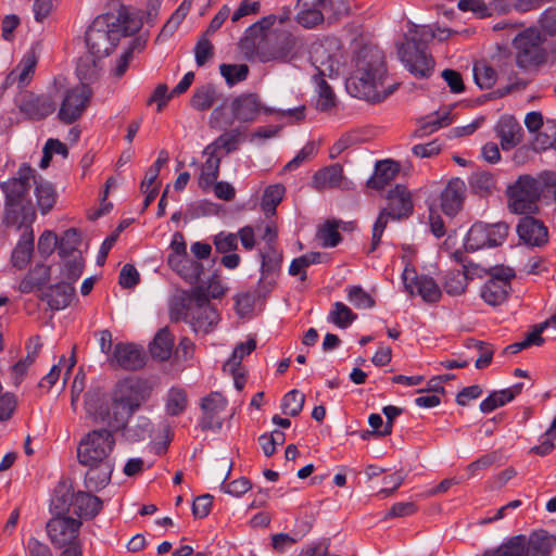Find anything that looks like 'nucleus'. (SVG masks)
<instances>
[{
    "mask_svg": "<svg viewBox=\"0 0 556 556\" xmlns=\"http://www.w3.org/2000/svg\"><path fill=\"white\" fill-rule=\"evenodd\" d=\"M157 384L155 379L141 377L118 381L111 404L103 391L90 390L85 399L86 414L94 422H102L113 430H119L126 426L135 412L151 399Z\"/></svg>",
    "mask_w": 556,
    "mask_h": 556,
    "instance_id": "f257e3e1",
    "label": "nucleus"
},
{
    "mask_svg": "<svg viewBox=\"0 0 556 556\" xmlns=\"http://www.w3.org/2000/svg\"><path fill=\"white\" fill-rule=\"evenodd\" d=\"M276 15L270 14L251 25L239 41L241 52L248 59L256 58L261 62H290L298 58L303 43L287 30L269 31Z\"/></svg>",
    "mask_w": 556,
    "mask_h": 556,
    "instance_id": "f03ea898",
    "label": "nucleus"
},
{
    "mask_svg": "<svg viewBox=\"0 0 556 556\" xmlns=\"http://www.w3.org/2000/svg\"><path fill=\"white\" fill-rule=\"evenodd\" d=\"M113 429H94L86 433L77 446L78 463L87 467L85 486L99 491L106 486L113 472L110 455L115 445Z\"/></svg>",
    "mask_w": 556,
    "mask_h": 556,
    "instance_id": "7ed1b4c3",
    "label": "nucleus"
},
{
    "mask_svg": "<svg viewBox=\"0 0 556 556\" xmlns=\"http://www.w3.org/2000/svg\"><path fill=\"white\" fill-rule=\"evenodd\" d=\"M387 73L383 53L377 48H364L356 60V70L348 79V91L371 103L381 102L396 89V85L383 86Z\"/></svg>",
    "mask_w": 556,
    "mask_h": 556,
    "instance_id": "20e7f679",
    "label": "nucleus"
},
{
    "mask_svg": "<svg viewBox=\"0 0 556 556\" xmlns=\"http://www.w3.org/2000/svg\"><path fill=\"white\" fill-rule=\"evenodd\" d=\"M34 173L35 170L24 163L18 167L14 177L0 185L5 195L4 217L8 225L16 223L18 211L24 214L31 211L29 191L31 180L35 179Z\"/></svg>",
    "mask_w": 556,
    "mask_h": 556,
    "instance_id": "39448f33",
    "label": "nucleus"
},
{
    "mask_svg": "<svg viewBox=\"0 0 556 556\" xmlns=\"http://www.w3.org/2000/svg\"><path fill=\"white\" fill-rule=\"evenodd\" d=\"M226 288L222 285L219 275L213 274L207 287L198 285L191 289V299L200 311L195 316L192 313L191 326L195 332L207 333L218 321L217 311L210 304V298L219 299L225 294Z\"/></svg>",
    "mask_w": 556,
    "mask_h": 556,
    "instance_id": "423d86ee",
    "label": "nucleus"
},
{
    "mask_svg": "<svg viewBox=\"0 0 556 556\" xmlns=\"http://www.w3.org/2000/svg\"><path fill=\"white\" fill-rule=\"evenodd\" d=\"M388 206L384 207L374 227H372V242L369 252H374L381 239V236L389 223V219H402L412 215L414 204L410 191L404 185H396L388 192Z\"/></svg>",
    "mask_w": 556,
    "mask_h": 556,
    "instance_id": "0eeeda50",
    "label": "nucleus"
},
{
    "mask_svg": "<svg viewBox=\"0 0 556 556\" xmlns=\"http://www.w3.org/2000/svg\"><path fill=\"white\" fill-rule=\"evenodd\" d=\"M541 195L540 181L531 175H520L507 187L508 208L519 215L535 214L539 211L538 203Z\"/></svg>",
    "mask_w": 556,
    "mask_h": 556,
    "instance_id": "6e6552de",
    "label": "nucleus"
},
{
    "mask_svg": "<svg viewBox=\"0 0 556 556\" xmlns=\"http://www.w3.org/2000/svg\"><path fill=\"white\" fill-rule=\"evenodd\" d=\"M543 42L544 38L535 27L520 31L513 39L516 65L523 71H531L545 63L547 53Z\"/></svg>",
    "mask_w": 556,
    "mask_h": 556,
    "instance_id": "1a4fd4ad",
    "label": "nucleus"
},
{
    "mask_svg": "<svg viewBox=\"0 0 556 556\" xmlns=\"http://www.w3.org/2000/svg\"><path fill=\"white\" fill-rule=\"evenodd\" d=\"M509 232V225L505 222L485 224L476 222L467 232L465 250L476 252L484 248L502 245Z\"/></svg>",
    "mask_w": 556,
    "mask_h": 556,
    "instance_id": "9d476101",
    "label": "nucleus"
},
{
    "mask_svg": "<svg viewBox=\"0 0 556 556\" xmlns=\"http://www.w3.org/2000/svg\"><path fill=\"white\" fill-rule=\"evenodd\" d=\"M85 39L89 54L101 60L114 50L118 33L109 27L104 17L98 16L88 27Z\"/></svg>",
    "mask_w": 556,
    "mask_h": 556,
    "instance_id": "9b49d317",
    "label": "nucleus"
},
{
    "mask_svg": "<svg viewBox=\"0 0 556 556\" xmlns=\"http://www.w3.org/2000/svg\"><path fill=\"white\" fill-rule=\"evenodd\" d=\"M262 109L263 106L261 100L255 93H243L235 98L231 102L233 118L244 123L253 122ZM304 109L305 106L302 105L300 108L289 109L287 111H276L270 108H264V111L268 114L278 112L282 115L294 116L300 121L304 118Z\"/></svg>",
    "mask_w": 556,
    "mask_h": 556,
    "instance_id": "f8f14e48",
    "label": "nucleus"
},
{
    "mask_svg": "<svg viewBox=\"0 0 556 556\" xmlns=\"http://www.w3.org/2000/svg\"><path fill=\"white\" fill-rule=\"evenodd\" d=\"M407 40L397 46V54L404 66L417 78H428L434 68V60L426 47Z\"/></svg>",
    "mask_w": 556,
    "mask_h": 556,
    "instance_id": "ddd939ff",
    "label": "nucleus"
},
{
    "mask_svg": "<svg viewBox=\"0 0 556 556\" xmlns=\"http://www.w3.org/2000/svg\"><path fill=\"white\" fill-rule=\"evenodd\" d=\"M515 270L508 266H496L490 269V278L481 289L482 299L490 305L503 303L511 291Z\"/></svg>",
    "mask_w": 556,
    "mask_h": 556,
    "instance_id": "4468645a",
    "label": "nucleus"
},
{
    "mask_svg": "<svg viewBox=\"0 0 556 556\" xmlns=\"http://www.w3.org/2000/svg\"><path fill=\"white\" fill-rule=\"evenodd\" d=\"M228 406L227 397L219 391H211L200 400L201 416L199 426L201 430L219 432L224 425L223 414Z\"/></svg>",
    "mask_w": 556,
    "mask_h": 556,
    "instance_id": "2eb2a0df",
    "label": "nucleus"
},
{
    "mask_svg": "<svg viewBox=\"0 0 556 556\" xmlns=\"http://www.w3.org/2000/svg\"><path fill=\"white\" fill-rule=\"evenodd\" d=\"M91 97L92 91L86 83L67 90L59 110V119L64 124L76 122L87 109Z\"/></svg>",
    "mask_w": 556,
    "mask_h": 556,
    "instance_id": "dca6fc26",
    "label": "nucleus"
},
{
    "mask_svg": "<svg viewBox=\"0 0 556 556\" xmlns=\"http://www.w3.org/2000/svg\"><path fill=\"white\" fill-rule=\"evenodd\" d=\"M61 496H58V501L62 500V506L60 508H64L66 505L72 507L74 514L83 518H93L97 516L102 509V501L90 493L78 491L77 493H71L70 489L65 485L59 486L56 490V494L61 493Z\"/></svg>",
    "mask_w": 556,
    "mask_h": 556,
    "instance_id": "f3484780",
    "label": "nucleus"
},
{
    "mask_svg": "<svg viewBox=\"0 0 556 556\" xmlns=\"http://www.w3.org/2000/svg\"><path fill=\"white\" fill-rule=\"evenodd\" d=\"M81 522L78 519L59 515L47 523V533L51 543L59 548L78 542Z\"/></svg>",
    "mask_w": 556,
    "mask_h": 556,
    "instance_id": "a211bd4d",
    "label": "nucleus"
},
{
    "mask_svg": "<svg viewBox=\"0 0 556 556\" xmlns=\"http://www.w3.org/2000/svg\"><path fill=\"white\" fill-rule=\"evenodd\" d=\"M518 546L517 556H549L554 545V535L545 530L533 531L529 536L523 534L511 536Z\"/></svg>",
    "mask_w": 556,
    "mask_h": 556,
    "instance_id": "6ab92c4d",
    "label": "nucleus"
},
{
    "mask_svg": "<svg viewBox=\"0 0 556 556\" xmlns=\"http://www.w3.org/2000/svg\"><path fill=\"white\" fill-rule=\"evenodd\" d=\"M332 5L330 0H298L296 22L305 28H313L324 22Z\"/></svg>",
    "mask_w": 556,
    "mask_h": 556,
    "instance_id": "aec40b11",
    "label": "nucleus"
},
{
    "mask_svg": "<svg viewBox=\"0 0 556 556\" xmlns=\"http://www.w3.org/2000/svg\"><path fill=\"white\" fill-rule=\"evenodd\" d=\"M20 111L29 119H42L55 111V102L48 94L22 93L17 99Z\"/></svg>",
    "mask_w": 556,
    "mask_h": 556,
    "instance_id": "412c9836",
    "label": "nucleus"
},
{
    "mask_svg": "<svg viewBox=\"0 0 556 556\" xmlns=\"http://www.w3.org/2000/svg\"><path fill=\"white\" fill-rule=\"evenodd\" d=\"M412 274H415L412 271ZM409 271L405 269L403 274L404 285L410 294L417 293L427 303H435L440 301L442 291L432 277L426 275H414L410 279Z\"/></svg>",
    "mask_w": 556,
    "mask_h": 556,
    "instance_id": "4be33fe9",
    "label": "nucleus"
},
{
    "mask_svg": "<svg viewBox=\"0 0 556 556\" xmlns=\"http://www.w3.org/2000/svg\"><path fill=\"white\" fill-rule=\"evenodd\" d=\"M556 341V314L535 325L520 341L509 343L506 348H529L531 345L552 344Z\"/></svg>",
    "mask_w": 556,
    "mask_h": 556,
    "instance_id": "5701e85b",
    "label": "nucleus"
},
{
    "mask_svg": "<svg viewBox=\"0 0 556 556\" xmlns=\"http://www.w3.org/2000/svg\"><path fill=\"white\" fill-rule=\"evenodd\" d=\"M517 233L519 239L529 247H542L548 241L547 228L543 222L529 215L520 218Z\"/></svg>",
    "mask_w": 556,
    "mask_h": 556,
    "instance_id": "b1692460",
    "label": "nucleus"
},
{
    "mask_svg": "<svg viewBox=\"0 0 556 556\" xmlns=\"http://www.w3.org/2000/svg\"><path fill=\"white\" fill-rule=\"evenodd\" d=\"M147 350H108V361L115 368L139 370L147 365Z\"/></svg>",
    "mask_w": 556,
    "mask_h": 556,
    "instance_id": "393cba45",
    "label": "nucleus"
},
{
    "mask_svg": "<svg viewBox=\"0 0 556 556\" xmlns=\"http://www.w3.org/2000/svg\"><path fill=\"white\" fill-rule=\"evenodd\" d=\"M466 185L459 178H453L448 181L441 193V207L447 216H455L463 206L465 199Z\"/></svg>",
    "mask_w": 556,
    "mask_h": 556,
    "instance_id": "a878e982",
    "label": "nucleus"
},
{
    "mask_svg": "<svg viewBox=\"0 0 556 556\" xmlns=\"http://www.w3.org/2000/svg\"><path fill=\"white\" fill-rule=\"evenodd\" d=\"M21 236L11 255V263L17 269H23L29 263L34 252V232L29 225H18Z\"/></svg>",
    "mask_w": 556,
    "mask_h": 556,
    "instance_id": "bb28decb",
    "label": "nucleus"
},
{
    "mask_svg": "<svg viewBox=\"0 0 556 556\" xmlns=\"http://www.w3.org/2000/svg\"><path fill=\"white\" fill-rule=\"evenodd\" d=\"M167 264L189 283H197L204 271L203 265L192 260L188 254L184 256H168Z\"/></svg>",
    "mask_w": 556,
    "mask_h": 556,
    "instance_id": "cd10ccee",
    "label": "nucleus"
},
{
    "mask_svg": "<svg viewBox=\"0 0 556 556\" xmlns=\"http://www.w3.org/2000/svg\"><path fill=\"white\" fill-rule=\"evenodd\" d=\"M497 136L501 139L503 150H510L516 147L522 138V128L513 116H503L496 126Z\"/></svg>",
    "mask_w": 556,
    "mask_h": 556,
    "instance_id": "c85d7f7f",
    "label": "nucleus"
},
{
    "mask_svg": "<svg viewBox=\"0 0 556 556\" xmlns=\"http://www.w3.org/2000/svg\"><path fill=\"white\" fill-rule=\"evenodd\" d=\"M344 184L343 168L340 164H332L317 170L312 180L314 189L320 191L325 189L342 188Z\"/></svg>",
    "mask_w": 556,
    "mask_h": 556,
    "instance_id": "c756f323",
    "label": "nucleus"
},
{
    "mask_svg": "<svg viewBox=\"0 0 556 556\" xmlns=\"http://www.w3.org/2000/svg\"><path fill=\"white\" fill-rule=\"evenodd\" d=\"M399 172L400 165L395 161H378L375 166V173L367 180L366 185L370 189L381 190L396 177Z\"/></svg>",
    "mask_w": 556,
    "mask_h": 556,
    "instance_id": "7c9ffc66",
    "label": "nucleus"
},
{
    "mask_svg": "<svg viewBox=\"0 0 556 556\" xmlns=\"http://www.w3.org/2000/svg\"><path fill=\"white\" fill-rule=\"evenodd\" d=\"M164 413L168 417L181 416L188 408L189 400L185 388L170 387L163 396Z\"/></svg>",
    "mask_w": 556,
    "mask_h": 556,
    "instance_id": "2f4dec72",
    "label": "nucleus"
},
{
    "mask_svg": "<svg viewBox=\"0 0 556 556\" xmlns=\"http://www.w3.org/2000/svg\"><path fill=\"white\" fill-rule=\"evenodd\" d=\"M75 294V288L65 280H60L58 283L50 287L47 294L41 298L47 301L52 309H63L70 305Z\"/></svg>",
    "mask_w": 556,
    "mask_h": 556,
    "instance_id": "473e14b6",
    "label": "nucleus"
},
{
    "mask_svg": "<svg viewBox=\"0 0 556 556\" xmlns=\"http://www.w3.org/2000/svg\"><path fill=\"white\" fill-rule=\"evenodd\" d=\"M37 64V58L35 52L29 51L18 63V65L11 71V73L5 78V85L12 86L17 84L18 87H24L27 85L34 74L35 67Z\"/></svg>",
    "mask_w": 556,
    "mask_h": 556,
    "instance_id": "72a5a7b5",
    "label": "nucleus"
},
{
    "mask_svg": "<svg viewBox=\"0 0 556 556\" xmlns=\"http://www.w3.org/2000/svg\"><path fill=\"white\" fill-rule=\"evenodd\" d=\"M452 122L451 109L437 111L420 121V127L415 131L414 136L416 138H422L442 127L448 126Z\"/></svg>",
    "mask_w": 556,
    "mask_h": 556,
    "instance_id": "f704fd0d",
    "label": "nucleus"
},
{
    "mask_svg": "<svg viewBox=\"0 0 556 556\" xmlns=\"http://www.w3.org/2000/svg\"><path fill=\"white\" fill-rule=\"evenodd\" d=\"M203 155L207 159L202 164L198 184L201 189L208 190L218 178L222 159L216 153H206L205 150Z\"/></svg>",
    "mask_w": 556,
    "mask_h": 556,
    "instance_id": "c9c22d12",
    "label": "nucleus"
},
{
    "mask_svg": "<svg viewBox=\"0 0 556 556\" xmlns=\"http://www.w3.org/2000/svg\"><path fill=\"white\" fill-rule=\"evenodd\" d=\"M50 278V267L37 264L20 282L18 289L23 293H30L34 289L43 286Z\"/></svg>",
    "mask_w": 556,
    "mask_h": 556,
    "instance_id": "e433bc0d",
    "label": "nucleus"
},
{
    "mask_svg": "<svg viewBox=\"0 0 556 556\" xmlns=\"http://www.w3.org/2000/svg\"><path fill=\"white\" fill-rule=\"evenodd\" d=\"M490 60L498 74L507 76L509 80L513 78L515 74L514 65L516 64V60L515 55L508 48L497 46Z\"/></svg>",
    "mask_w": 556,
    "mask_h": 556,
    "instance_id": "4c0bfd02",
    "label": "nucleus"
},
{
    "mask_svg": "<svg viewBox=\"0 0 556 556\" xmlns=\"http://www.w3.org/2000/svg\"><path fill=\"white\" fill-rule=\"evenodd\" d=\"M37 204L42 214L48 213L55 204L56 192L53 186L42 179H34Z\"/></svg>",
    "mask_w": 556,
    "mask_h": 556,
    "instance_id": "58836bf2",
    "label": "nucleus"
},
{
    "mask_svg": "<svg viewBox=\"0 0 556 556\" xmlns=\"http://www.w3.org/2000/svg\"><path fill=\"white\" fill-rule=\"evenodd\" d=\"M242 140V134L239 129L225 132L217 137L212 143L205 148L206 153H217L219 149H224L225 152L231 153L237 150L239 143Z\"/></svg>",
    "mask_w": 556,
    "mask_h": 556,
    "instance_id": "ea45409f",
    "label": "nucleus"
},
{
    "mask_svg": "<svg viewBox=\"0 0 556 556\" xmlns=\"http://www.w3.org/2000/svg\"><path fill=\"white\" fill-rule=\"evenodd\" d=\"M217 98V91L214 85L206 84L198 87L190 100V104L197 111H206L213 106Z\"/></svg>",
    "mask_w": 556,
    "mask_h": 556,
    "instance_id": "a19ab883",
    "label": "nucleus"
},
{
    "mask_svg": "<svg viewBox=\"0 0 556 556\" xmlns=\"http://www.w3.org/2000/svg\"><path fill=\"white\" fill-rule=\"evenodd\" d=\"M76 363L75 356H74V350L71 352V356L68 359H66L64 356L61 357L58 364L53 365L50 371L42 378L41 382L39 383L40 387L50 389L59 379L61 370L65 368L64 371V381L67 379V377L71 374L72 368L74 367Z\"/></svg>",
    "mask_w": 556,
    "mask_h": 556,
    "instance_id": "79ce46f5",
    "label": "nucleus"
},
{
    "mask_svg": "<svg viewBox=\"0 0 556 556\" xmlns=\"http://www.w3.org/2000/svg\"><path fill=\"white\" fill-rule=\"evenodd\" d=\"M66 257L67 260L64 262L61 271V280H65V282L73 286L80 278L85 263L81 253H76Z\"/></svg>",
    "mask_w": 556,
    "mask_h": 556,
    "instance_id": "37998d69",
    "label": "nucleus"
},
{
    "mask_svg": "<svg viewBox=\"0 0 556 556\" xmlns=\"http://www.w3.org/2000/svg\"><path fill=\"white\" fill-rule=\"evenodd\" d=\"M472 191L480 195H488L496 190L495 177L489 172H476L469 178Z\"/></svg>",
    "mask_w": 556,
    "mask_h": 556,
    "instance_id": "c03bdc74",
    "label": "nucleus"
},
{
    "mask_svg": "<svg viewBox=\"0 0 556 556\" xmlns=\"http://www.w3.org/2000/svg\"><path fill=\"white\" fill-rule=\"evenodd\" d=\"M497 71L491 63L488 64L482 61L473 65L475 81L481 89L492 88L497 80Z\"/></svg>",
    "mask_w": 556,
    "mask_h": 556,
    "instance_id": "a18cd8bd",
    "label": "nucleus"
},
{
    "mask_svg": "<svg viewBox=\"0 0 556 556\" xmlns=\"http://www.w3.org/2000/svg\"><path fill=\"white\" fill-rule=\"evenodd\" d=\"M469 267L464 265L463 271H451L446 275L444 290L450 295H459L465 292L469 279Z\"/></svg>",
    "mask_w": 556,
    "mask_h": 556,
    "instance_id": "49530a36",
    "label": "nucleus"
},
{
    "mask_svg": "<svg viewBox=\"0 0 556 556\" xmlns=\"http://www.w3.org/2000/svg\"><path fill=\"white\" fill-rule=\"evenodd\" d=\"M194 301L191 299V292L188 294L186 292L180 293V295L175 296L170 301L169 305V316L174 321H178L180 319H186L190 316L191 304Z\"/></svg>",
    "mask_w": 556,
    "mask_h": 556,
    "instance_id": "de8ad7c7",
    "label": "nucleus"
},
{
    "mask_svg": "<svg viewBox=\"0 0 556 556\" xmlns=\"http://www.w3.org/2000/svg\"><path fill=\"white\" fill-rule=\"evenodd\" d=\"M231 468H232V463L225 460V464L223 465V469H226V473L223 478L222 489L224 490L225 493L239 497V496L245 494L249 490H251L252 484L245 478H240V479L233 480L229 483H225V481L228 479V477L230 475Z\"/></svg>",
    "mask_w": 556,
    "mask_h": 556,
    "instance_id": "09e8293b",
    "label": "nucleus"
},
{
    "mask_svg": "<svg viewBox=\"0 0 556 556\" xmlns=\"http://www.w3.org/2000/svg\"><path fill=\"white\" fill-rule=\"evenodd\" d=\"M311 58L320 76L331 75L337 71L338 62L326 53L323 46L316 47Z\"/></svg>",
    "mask_w": 556,
    "mask_h": 556,
    "instance_id": "8fccbe9b",
    "label": "nucleus"
},
{
    "mask_svg": "<svg viewBox=\"0 0 556 556\" xmlns=\"http://www.w3.org/2000/svg\"><path fill=\"white\" fill-rule=\"evenodd\" d=\"M357 315L342 302H336L329 312L328 320L340 328H346L355 319Z\"/></svg>",
    "mask_w": 556,
    "mask_h": 556,
    "instance_id": "3c124183",
    "label": "nucleus"
},
{
    "mask_svg": "<svg viewBox=\"0 0 556 556\" xmlns=\"http://www.w3.org/2000/svg\"><path fill=\"white\" fill-rule=\"evenodd\" d=\"M80 235L76 228L67 229L59 240V254L61 257L72 256L80 253L77 248L80 244Z\"/></svg>",
    "mask_w": 556,
    "mask_h": 556,
    "instance_id": "603ef678",
    "label": "nucleus"
},
{
    "mask_svg": "<svg viewBox=\"0 0 556 556\" xmlns=\"http://www.w3.org/2000/svg\"><path fill=\"white\" fill-rule=\"evenodd\" d=\"M285 187L280 184L268 186L262 198V208L265 213H275L277 205L282 201Z\"/></svg>",
    "mask_w": 556,
    "mask_h": 556,
    "instance_id": "864d4df0",
    "label": "nucleus"
},
{
    "mask_svg": "<svg viewBox=\"0 0 556 556\" xmlns=\"http://www.w3.org/2000/svg\"><path fill=\"white\" fill-rule=\"evenodd\" d=\"M125 435L130 441H140L149 437L152 432V422L146 416H139L136 419V425L123 428Z\"/></svg>",
    "mask_w": 556,
    "mask_h": 556,
    "instance_id": "5fc2aeb1",
    "label": "nucleus"
},
{
    "mask_svg": "<svg viewBox=\"0 0 556 556\" xmlns=\"http://www.w3.org/2000/svg\"><path fill=\"white\" fill-rule=\"evenodd\" d=\"M318 99L316 108L319 111H328L336 105V94L328 83L323 78H316Z\"/></svg>",
    "mask_w": 556,
    "mask_h": 556,
    "instance_id": "6e6d98bb",
    "label": "nucleus"
},
{
    "mask_svg": "<svg viewBox=\"0 0 556 556\" xmlns=\"http://www.w3.org/2000/svg\"><path fill=\"white\" fill-rule=\"evenodd\" d=\"M100 59H97L92 55H87L85 58H80L76 67L77 76L81 80V83L88 84L92 79L97 78L99 68L97 62Z\"/></svg>",
    "mask_w": 556,
    "mask_h": 556,
    "instance_id": "4d7b16f0",
    "label": "nucleus"
},
{
    "mask_svg": "<svg viewBox=\"0 0 556 556\" xmlns=\"http://www.w3.org/2000/svg\"><path fill=\"white\" fill-rule=\"evenodd\" d=\"M305 396L298 390L288 392L281 403V410L289 416H296L301 413L304 405Z\"/></svg>",
    "mask_w": 556,
    "mask_h": 556,
    "instance_id": "13d9d810",
    "label": "nucleus"
},
{
    "mask_svg": "<svg viewBox=\"0 0 556 556\" xmlns=\"http://www.w3.org/2000/svg\"><path fill=\"white\" fill-rule=\"evenodd\" d=\"M219 71L229 86L244 80L249 74V67L245 64H222Z\"/></svg>",
    "mask_w": 556,
    "mask_h": 556,
    "instance_id": "bf43d9fd",
    "label": "nucleus"
},
{
    "mask_svg": "<svg viewBox=\"0 0 556 556\" xmlns=\"http://www.w3.org/2000/svg\"><path fill=\"white\" fill-rule=\"evenodd\" d=\"M338 228L339 223L330 220L319 228L317 236L320 239L323 247L333 248L340 243L341 235L338 231Z\"/></svg>",
    "mask_w": 556,
    "mask_h": 556,
    "instance_id": "052dcab7",
    "label": "nucleus"
},
{
    "mask_svg": "<svg viewBox=\"0 0 556 556\" xmlns=\"http://www.w3.org/2000/svg\"><path fill=\"white\" fill-rule=\"evenodd\" d=\"M213 243L218 253L226 254L237 250L238 236L232 232L220 231L214 237Z\"/></svg>",
    "mask_w": 556,
    "mask_h": 556,
    "instance_id": "680f3d73",
    "label": "nucleus"
},
{
    "mask_svg": "<svg viewBox=\"0 0 556 556\" xmlns=\"http://www.w3.org/2000/svg\"><path fill=\"white\" fill-rule=\"evenodd\" d=\"M539 26L541 34L554 37L556 36V7L545 9L539 17Z\"/></svg>",
    "mask_w": 556,
    "mask_h": 556,
    "instance_id": "e2e57ef3",
    "label": "nucleus"
},
{
    "mask_svg": "<svg viewBox=\"0 0 556 556\" xmlns=\"http://www.w3.org/2000/svg\"><path fill=\"white\" fill-rule=\"evenodd\" d=\"M506 389L492 392L485 400L480 403L482 413H490L498 407L504 406L506 403L511 402L507 396Z\"/></svg>",
    "mask_w": 556,
    "mask_h": 556,
    "instance_id": "0e129e2a",
    "label": "nucleus"
},
{
    "mask_svg": "<svg viewBox=\"0 0 556 556\" xmlns=\"http://www.w3.org/2000/svg\"><path fill=\"white\" fill-rule=\"evenodd\" d=\"M348 299L356 308H370L375 305L371 295L358 286L349 289Z\"/></svg>",
    "mask_w": 556,
    "mask_h": 556,
    "instance_id": "69168bd1",
    "label": "nucleus"
},
{
    "mask_svg": "<svg viewBox=\"0 0 556 556\" xmlns=\"http://www.w3.org/2000/svg\"><path fill=\"white\" fill-rule=\"evenodd\" d=\"M214 47L207 39V36L203 35L199 38L194 47L195 63L198 66H203L205 63L213 58Z\"/></svg>",
    "mask_w": 556,
    "mask_h": 556,
    "instance_id": "338daca9",
    "label": "nucleus"
},
{
    "mask_svg": "<svg viewBox=\"0 0 556 556\" xmlns=\"http://www.w3.org/2000/svg\"><path fill=\"white\" fill-rule=\"evenodd\" d=\"M535 179L540 181L542 194L547 197V194L551 193L553 200L556 201V173L545 170L535 177Z\"/></svg>",
    "mask_w": 556,
    "mask_h": 556,
    "instance_id": "774afa93",
    "label": "nucleus"
}]
</instances>
